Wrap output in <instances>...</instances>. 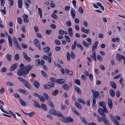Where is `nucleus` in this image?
Listing matches in <instances>:
<instances>
[{
	"label": "nucleus",
	"instance_id": "obj_34",
	"mask_svg": "<svg viewBox=\"0 0 125 125\" xmlns=\"http://www.w3.org/2000/svg\"><path fill=\"white\" fill-rule=\"evenodd\" d=\"M43 86L44 89H51L50 86L49 84H44Z\"/></svg>",
	"mask_w": 125,
	"mask_h": 125
},
{
	"label": "nucleus",
	"instance_id": "obj_14",
	"mask_svg": "<svg viewBox=\"0 0 125 125\" xmlns=\"http://www.w3.org/2000/svg\"><path fill=\"white\" fill-rule=\"evenodd\" d=\"M75 10L73 9L72 8L71 10V14L72 18H75Z\"/></svg>",
	"mask_w": 125,
	"mask_h": 125
},
{
	"label": "nucleus",
	"instance_id": "obj_42",
	"mask_svg": "<svg viewBox=\"0 0 125 125\" xmlns=\"http://www.w3.org/2000/svg\"><path fill=\"white\" fill-rule=\"evenodd\" d=\"M77 100L79 103H82L83 104H86L85 102L81 98H78L77 99Z\"/></svg>",
	"mask_w": 125,
	"mask_h": 125
},
{
	"label": "nucleus",
	"instance_id": "obj_24",
	"mask_svg": "<svg viewBox=\"0 0 125 125\" xmlns=\"http://www.w3.org/2000/svg\"><path fill=\"white\" fill-rule=\"evenodd\" d=\"M110 95L112 97H114L115 95V91L112 89H111L109 91Z\"/></svg>",
	"mask_w": 125,
	"mask_h": 125
},
{
	"label": "nucleus",
	"instance_id": "obj_37",
	"mask_svg": "<svg viewBox=\"0 0 125 125\" xmlns=\"http://www.w3.org/2000/svg\"><path fill=\"white\" fill-rule=\"evenodd\" d=\"M48 102L49 105L52 108H54V106L52 102L51 101H48Z\"/></svg>",
	"mask_w": 125,
	"mask_h": 125
},
{
	"label": "nucleus",
	"instance_id": "obj_25",
	"mask_svg": "<svg viewBox=\"0 0 125 125\" xmlns=\"http://www.w3.org/2000/svg\"><path fill=\"white\" fill-rule=\"evenodd\" d=\"M98 105L101 106L103 108L105 107V104L103 102H99L98 103Z\"/></svg>",
	"mask_w": 125,
	"mask_h": 125
},
{
	"label": "nucleus",
	"instance_id": "obj_43",
	"mask_svg": "<svg viewBox=\"0 0 125 125\" xmlns=\"http://www.w3.org/2000/svg\"><path fill=\"white\" fill-rule=\"evenodd\" d=\"M71 25V23L70 21H69L66 22V25L67 27H69Z\"/></svg>",
	"mask_w": 125,
	"mask_h": 125
},
{
	"label": "nucleus",
	"instance_id": "obj_48",
	"mask_svg": "<svg viewBox=\"0 0 125 125\" xmlns=\"http://www.w3.org/2000/svg\"><path fill=\"white\" fill-rule=\"evenodd\" d=\"M40 61L39 59H37L35 61V63L36 66H39L40 65Z\"/></svg>",
	"mask_w": 125,
	"mask_h": 125
},
{
	"label": "nucleus",
	"instance_id": "obj_32",
	"mask_svg": "<svg viewBox=\"0 0 125 125\" xmlns=\"http://www.w3.org/2000/svg\"><path fill=\"white\" fill-rule=\"evenodd\" d=\"M15 46L16 49H18L20 50H21V49L19 43H17L14 44Z\"/></svg>",
	"mask_w": 125,
	"mask_h": 125
},
{
	"label": "nucleus",
	"instance_id": "obj_3",
	"mask_svg": "<svg viewBox=\"0 0 125 125\" xmlns=\"http://www.w3.org/2000/svg\"><path fill=\"white\" fill-rule=\"evenodd\" d=\"M73 121V119L70 117H68L64 118L63 117V122L65 123H69L72 122Z\"/></svg>",
	"mask_w": 125,
	"mask_h": 125
},
{
	"label": "nucleus",
	"instance_id": "obj_23",
	"mask_svg": "<svg viewBox=\"0 0 125 125\" xmlns=\"http://www.w3.org/2000/svg\"><path fill=\"white\" fill-rule=\"evenodd\" d=\"M77 42L76 41L74 40L73 42V44L71 46V49L72 50H73L75 49L76 46Z\"/></svg>",
	"mask_w": 125,
	"mask_h": 125
},
{
	"label": "nucleus",
	"instance_id": "obj_29",
	"mask_svg": "<svg viewBox=\"0 0 125 125\" xmlns=\"http://www.w3.org/2000/svg\"><path fill=\"white\" fill-rule=\"evenodd\" d=\"M55 83H57L60 84L62 83V79H56Z\"/></svg>",
	"mask_w": 125,
	"mask_h": 125
},
{
	"label": "nucleus",
	"instance_id": "obj_54",
	"mask_svg": "<svg viewBox=\"0 0 125 125\" xmlns=\"http://www.w3.org/2000/svg\"><path fill=\"white\" fill-rule=\"evenodd\" d=\"M64 37L66 38V41L67 42H70L71 41L69 37L66 35H65Z\"/></svg>",
	"mask_w": 125,
	"mask_h": 125
},
{
	"label": "nucleus",
	"instance_id": "obj_50",
	"mask_svg": "<svg viewBox=\"0 0 125 125\" xmlns=\"http://www.w3.org/2000/svg\"><path fill=\"white\" fill-rule=\"evenodd\" d=\"M18 79L19 81L23 83L26 80L25 79L20 77H18Z\"/></svg>",
	"mask_w": 125,
	"mask_h": 125
},
{
	"label": "nucleus",
	"instance_id": "obj_64",
	"mask_svg": "<svg viewBox=\"0 0 125 125\" xmlns=\"http://www.w3.org/2000/svg\"><path fill=\"white\" fill-rule=\"evenodd\" d=\"M52 32V31L51 30H46V33L47 35H50Z\"/></svg>",
	"mask_w": 125,
	"mask_h": 125
},
{
	"label": "nucleus",
	"instance_id": "obj_10",
	"mask_svg": "<svg viewBox=\"0 0 125 125\" xmlns=\"http://www.w3.org/2000/svg\"><path fill=\"white\" fill-rule=\"evenodd\" d=\"M65 72L66 74H68L69 76H73V72L71 70H70L67 69H65Z\"/></svg>",
	"mask_w": 125,
	"mask_h": 125
},
{
	"label": "nucleus",
	"instance_id": "obj_31",
	"mask_svg": "<svg viewBox=\"0 0 125 125\" xmlns=\"http://www.w3.org/2000/svg\"><path fill=\"white\" fill-rule=\"evenodd\" d=\"M50 50V47L47 46L44 48L43 49V50L44 52H48Z\"/></svg>",
	"mask_w": 125,
	"mask_h": 125
},
{
	"label": "nucleus",
	"instance_id": "obj_61",
	"mask_svg": "<svg viewBox=\"0 0 125 125\" xmlns=\"http://www.w3.org/2000/svg\"><path fill=\"white\" fill-rule=\"evenodd\" d=\"M97 58L98 60L100 61H102V58L100 55H97Z\"/></svg>",
	"mask_w": 125,
	"mask_h": 125
},
{
	"label": "nucleus",
	"instance_id": "obj_36",
	"mask_svg": "<svg viewBox=\"0 0 125 125\" xmlns=\"http://www.w3.org/2000/svg\"><path fill=\"white\" fill-rule=\"evenodd\" d=\"M19 101L20 103L22 106H24L26 105V102H24L21 99H19Z\"/></svg>",
	"mask_w": 125,
	"mask_h": 125
},
{
	"label": "nucleus",
	"instance_id": "obj_21",
	"mask_svg": "<svg viewBox=\"0 0 125 125\" xmlns=\"http://www.w3.org/2000/svg\"><path fill=\"white\" fill-rule=\"evenodd\" d=\"M90 57L92 58L93 60L95 61L96 60V55L95 52H93L92 55L90 56Z\"/></svg>",
	"mask_w": 125,
	"mask_h": 125
},
{
	"label": "nucleus",
	"instance_id": "obj_59",
	"mask_svg": "<svg viewBox=\"0 0 125 125\" xmlns=\"http://www.w3.org/2000/svg\"><path fill=\"white\" fill-rule=\"evenodd\" d=\"M41 73L42 74V75L45 77H47V74L43 71H41Z\"/></svg>",
	"mask_w": 125,
	"mask_h": 125
},
{
	"label": "nucleus",
	"instance_id": "obj_58",
	"mask_svg": "<svg viewBox=\"0 0 125 125\" xmlns=\"http://www.w3.org/2000/svg\"><path fill=\"white\" fill-rule=\"evenodd\" d=\"M71 57L72 58L74 59L75 58V55L73 51H72L71 53Z\"/></svg>",
	"mask_w": 125,
	"mask_h": 125
},
{
	"label": "nucleus",
	"instance_id": "obj_44",
	"mask_svg": "<svg viewBox=\"0 0 125 125\" xmlns=\"http://www.w3.org/2000/svg\"><path fill=\"white\" fill-rule=\"evenodd\" d=\"M39 98L40 100L42 102L44 101L45 100V98L42 95L40 96Z\"/></svg>",
	"mask_w": 125,
	"mask_h": 125
},
{
	"label": "nucleus",
	"instance_id": "obj_52",
	"mask_svg": "<svg viewBox=\"0 0 125 125\" xmlns=\"http://www.w3.org/2000/svg\"><path fill=\"white\" fill-rule=\"evenodd\" d=\"M33 43L35 45L38 44L40 42L38 39H35L34 40Z\"/></svg>",
	"mask_w": 125,
	"mask_h": 125
},
{
	"label": "nucleus",
	"instance_id": "obj_53",
	"mask_svg": "<svg viewBox=\"0 0 125 125\" xmlns=\"http://www.w3.org/2000/svg\"><path fill=\"white\" fill-rule=\"evenodd\" d=\"M41 107L44 110H46L47 107L46 105L44 104H42L41 105Z\"/></svg>",
	"mask_w": 125,
	"mask_h": 125
},
{
	"label": "nucleus",
	"instance_id": "obj_9",
	"mask_svg": "<svg viewBox=\"0 0 125 125\" xmlns=\"http://www.w3.org/2000/svg\"><path fill=\"white\" fill-rule=\"evenodd\" d=\"M23 53L24 58L27 61L30 62L31 61V59L30 57L27 56V53L24 52H23Z\"/></svg>",
	"mask_w": 125,
	"mask_h": 125
},
{
	"label": "nucleus",
	"instance_id": "obj_1",
	"mask_svg": "<svg viewBox=\"0 0 125 125\" xmlns=\"http://www.w3.org/2000/svg\"><path fill=\"white\" fill-rule=\"evenodd\" d=\"M33 65H29L26 66L25 67V70L23 71L22 76L24 77H26L27 76V74H28L30 71L31 70L32 68L33 67Z\"/></svg>",
	"mask_w": 125,
	"mask_h": 125
},
{
	"label": "nucleus",
	"instance_id": "obj_12",
	"mask_svg": "<svg viewBox=\"0 0 125 125\" xmlns=\"http://www.w3.org/2000/svg\"><path fill=\"white\" fill-rule=\"evenodd\" d=\"M98 43V42L97 41L95 42L92 48V52H95V50L97 48Z\"/></svg>",
	"mask_w": 125,
	"mask_h": 125
},
{
	"label": "nucleus",
	"instance_id": "obj_13",
	"mask_svg": "<svg viewBox=\"0 0 125 125\" xmlns=\"http://www.w3.org/2000/svg\"><path fill=\"white\" fill-rule=\"evenodd\" d=\"M33 85L36 89L38 88L40 86V84L39 83L36 81H35L33 83Z\"/></svg>",
	"mask_w": 125,
	"mask_h": 125
},
{
	"label": "nucleus",
	"instance_id": "obj_8",
	"mask_svg": "<svg viewBox=\"0 0 125 125\" xmlns=\"http://www.w3.org/2000/svg\"><path fill=\"white\" fill-rule=\"evenodd\" d=\"M116 58L119 61H121L122 59H124L125 57L123 55H120L118 53L117 54Z\"/></svg>",
	"mask_w": 125,
	"mask_h": 125
},
{
	"label": "nucleus",
	"instance_id": "obj_5",
	"mask_svg": "<svg viewBox=\"0 0 125 125\" xmlns=\"http://www.w3.org/2000/svg\"><path fill=\"white\" fill-rule=\"evenodd\" d=\"M18 66V64L16 63L12 65L10 68L9 70L12 71L15 70Z\"/></svg>",
	"mask_w": 125,
	"mask_h": 125
},
{
	"label": "nucleus",
	"instance_id": "obj_57",
	"mask_svg": "<svg viewBox=\"0 0 125 125\" xmlns=\"http://www.w3.org/2000/svg\"><path fill=\"white\" fill-rule=\"evenodd\" d=\"M74 82L78 84V85H80V81L79 79H75Z\"/></svg>",
	"mask_w": 125,
	"mask_h": 125
},
{
	"label": "nucleus",
	"instance_id": "obj_22",
	"mask_svg": "<svg viewBox=\"0 0 125 125\" xmlns=\"http://www.w3.org/2000/svg\"><path fill=\"white\" fill-rule=\"evenodd\" d=\"M22 0H18V7L20 8H22Z\"/></svg>",
	"mask_w": 125,
	"mask_h": 125
},
{
	"label": "nucleus",
	"instance_id": "obj_63",
	"mask_svg": "<svg viewBox=\"0 0 125 125\" xmlns=\"http://www.w3.org/2000/svg\"><path fill=\"white\" fill-rule=\"evenodd\" d=\"M19 55L18 54H16L15 55V60L17 61L19 58Z\"/></svg>",
	"mask_w": 125,
	"mask_h": 125
},
{
	"label": "nucleus",
	"instance_id": "obj_2",
	"mask_svg": "<svg viewBox=\"0 0 125 125\" xmlns=\"http://www.w3.org/2000/svg\"><path fill=\"white\" fill-rule=\"evenodd\" d=\"M24 65L23 64H21L20 65V69L18 70L17 72V74L20 76H22V75L24 69L25 67H24Z\"/></svg>",
	"mask_w": 125,
	"mask_h": 125
},
{
	"label": "nucleus",
	"instance_id": "obj_26",
	"mask_svg": "<svg viewBox=\"0 0 125 125\" xmlns=\"http://www.w3.org/2000/svg\"><path fill=\"white\" fill-rule=\"evenodd\" d=\"M110 83V85L113 88L115 89H116V85L114 82L111 81Z\"/></svg>",
	"mask_w": 125,
	"mask_h": 125
},
{
	"label": "nucleus",
	"instance_id": "obj_30",
	"mask_svg": "<svg viewBox=\"0 0 125 125\" xmlns=\"http://www.w3.org/2000/svg\"><path fill=\"white\" fill-rule=\"evenodd\" d=\"M68 32L69 35L71 37H72L73 35V31L71 28H68Z\"/></svg>",
	"mask_w": 125,
	"mask_h": 125
},
{
	"label": "nucleus",
	"instance_id": "obj_51",
	"mask_svg": "<svg viewBox=\"0 0 125 125\" xmlns=\"http://www.w3.org/2000/svg\"><path fill=\"white\" fill-rule=\"evenodd\" d=\"M35 46L38 48L39 50L40 51H41V45L40 43H39L38 44L35 45Z\"/></svg>",
	"mask_w": 125,
	"mask_h": 125
},
{
	"label": "nucleus",
	"instance_id": "obj_56",
	"mask_svg": "<svg viewBox=\"0 0 125 125\" xmlns=\"http://www.w3.org/2000/svg\"><path fill=\"white\" fill-rule=\"evenodd\" d=\"M77 46L81 50L83 51V47L80 44L78 43L77 45Z\"/></svg>",
	"mask_w": 125,
	"mask_h": 125
},
{
	"label": "nucleus",
	"instance_id": "obj_18",
	"mask_svg": "<svg viewBox=\"0 0 125 125\" xmlns=\"http://www.w3.org/2000/svg\"><path fill=\"white\" fill-rule=\"evenodd\" d=\"M18 92L22 93L23 94H28V92L25 90L21 89H19L18 90Z\"/></svg>",
	"mask_w": 125,
	"mask_h": 125
},
{
	"label": "nucleus",
	"instance_id": "obj_46",
	"mask_svg": "<svg viewBox=\"0 0 125 125\" xmlns=\"http://www.w3.org/2000/svg\"><path fill=\"white\" fill-rule=\"evenodd\" d=\"M56 79L53 77H51L50 78V80L53 83H55Z\"/></svg>",
	"mask_w": 125,
	"mask_h": 125
},
{
	"label": "nucleus",
	"instance_id": "obj_15",
	"mask_svg": "<svg viewBox=\"0 0 125 125\" xmlns=\"http://www.w3.org/2000/svg\"><path fill=\"white\" fill-rule=\"evenodd\" d=\"M8 38L9 44L10 46V47H11L12 45V38L11 36L10 35H8Z\"/></svg>",
	"mask_w": 125,
	"mask_h": 125
},
{
	"label": "nucleus",
	"instance_id": "obj_49",
	"mask_svg": "<svg viewBox=\"0 0 125 125\" xmlns=\"http://www.w3.org/2000/svg\"><path fill=\"white\" fill-rule=\"evenodd\" d=\"M97 117L98 121L99 122H101L102 121H103V118H102L103 117H100L99 115H97Z\"/></svg>",
	"mask_w": 125,
	"mask_h": 125
},
{
	"label": "nucleus",
	"instance_id": "obj_19",
	"mask_svg": "<svg viewBox=\"0 0 125 125\" xmlns=\"http://www.w3.org/2000/svg\"><path fill=\"white\" fill-rule=\"evenodd\" d=\"M70 87L69 85L66 84H63V88L66 90H69Z\"/></svg>",
	"mask_w": 125,
	"mask_h": 125
},
{
	"label": "nucleus",
	"instance_id": "obj_47",
	"mask_svg": "<svg viewBox=\"0 0 125 125\" xmlns=\"http://www.w3.org/2000/svg\"><path fill=\"white\" fill-rule=\"evenodd\" d=\"M17 19L19 23L20 24H21L22 23V20L21 18L19 17L17 18Z\"/></svg>",
	"mask_w": 125,
	"mask_h": 125
},
{
	"label": "nucleus",
	"instance_id": "obj_20",
	"mask_svg": "<svg viewBox=\"0 0 125 125\" xmlns=\"http://www.w3.org/2000/svg\"><path fill=\"white\" fill-rule=\"evenodd\" d=\"M56 111L55 109L51 110L49 111V113L51 115H56Z\"/></svg>",
	"mask_w": 125,
	"mask_h": 125
},
{
	"label": "nucleus",
	"instance_id": "obj_4",
	"mask_svg": "<svg viewBox=\"0 0 125 125\" xmlns=\"http://www.w3.org/2000/svg\"><path fill=\"white\" fill-rule=\"evenodd\" d=\"M98 112L99 115L103 116V119L104 118H106V116L105 114L104 110L101 108H99L98 109Z\"/></svg>",
	"mask_w": 125,
	"mask_h": 125
},
{
	"label": "nucleus",
	"instance_id": "obj_39",
	"mask_svg": "<svg viewBox=\"0 0 125 125\" xmlns=\"http://www.w3.org/2000/svg\"><path fill=\"white\" fill-rule=\"evenodd\" d=\"M80 119L85 124L87 125V123L86 121V120L84 117H80Z\"/></svg>",
	"mask_w": 125,
	"mask_h": 125
},
{
	"label": "nucleus",
	"instance_id": "obj_55",
	"mask_svg": "<svg viewBox=\"0 0 125 125\" xmlns=\"http://www.w3.org/2000/svg\"><path fill=\"white\" fill-rule=\"evenodd\" d=\"M67 58L68 61H70V54L69 52H67L66 54Z\"/></svg>",
	"mask_w": 125,
	"mask_h": 125
},
{
	"label": "nucleus",
	"instance_id": "obj_62",
	"mask_svg": "<svg viewBox=\"0 0 125 125\" xmlns=\"http://www.w3.org/2000/svg\"><path fill=\"white\" fill-rule=\"evenodd\" d=\"M13 39L14 44L18 42L17 39L15 37H13Z\"/></svg>",
	"mask_w": 125,
	"mask_h": 125
},
{
	"label": "nucleus",
	"instance_id": "obj_33",
	"mask_svg": "<svg viewBox=\"0 0 125 125\" xmlns=\"http://www.w3.org/2000/svg\"><path fill=\"white\" fill-rule=\"evenodd\" d=\"M43 95L45 97L46 99L48 101H50V97L47 94H46L45 93H43Z\"/></svg>",
	"mask_w": 125,
	"mask_h": 125
},
{
	"label": "nucleus",
	"instance_id": "obj_11",
	"mask_svg": "<svg viewBox=\"0 0 125 125\" xmlns=\"http://www.w3.org/2000/svg\"><path fill=\"white\" fill-rule=\"evenodd\" d=\"M23 83L25 87L30 89H31L32 88L31 86L27 81L26 80Z\"/></svg>",
	"mask_w": 125,
	"mask_h": 125
},
{
	"label": "nucleus",
	"instance_id": "obj_40",
	"mask_svg": "<svg viewBox=\"0 0 125 125\" xmlns=\"http://www.w3.org/2000/svg\"><path fill=\"white\" fill-rule=\"evenodd\" d=\"M6 56L7 60L9 61H10L12 55L11 54H7Z\"/></svg>",
	"mask_w": 125,
	"mask_h": 125
},
{
	"label": "nucleus",
	"instance_id": "obj_35",
	"mask_svg": "<svg viewBox=\"0 0 125 125\" xmlns=\"http://www.w3.org/2000/svg\"><path fill=\"white\" fill-rule=\"evenodd\" d=\"M59 92L58 90H56L52 92V94L54 96H56Z\"/></svg>",
	"mask_w": 125,
	"mask_h": 125
},
{
	"label": "nucleus",
	"instance_id": "obj_41",
	"mask_svg": "<svg viewBox=\"0 0 125 125\" xmlns=\"http://www.w3.org/2000/svg\"><path fill=\"white\" fill-rule=\"evenodd\" d=\"M75 106L78 108L81 109L82 107L80 104L77 102H75Z\"/></svg>",
	"mask_w": 125,
	"mask_h": 125
},
{
	"label": "nucleus",
	"instance_id": "obj_17",
	"mask_svg": "<svg viewBox=\"0 0 125 125\" xmlns=\"http://www.w3.org/2000/svg\"><path fill=\"white\" fill-rule=\"evenodd\" d=\"M108 104L109 108L111 109L112 107L113 104L110 98L108 100Z\"/></svg>",
	"mask_w": 125,
	"mask_h": 125
},
{
	"label": "nucleus",
	"instance_id": "obj_38",
	"mask_svg": "<svg viewBox=\"0 0 125 125\" xmlns=\"http://www.w3.org/2000/svg\"><path fill=\"white\" fill-rule=\"evenodd\" d=\"M72 109L73 112L75 113L76 115H80V114L74 108L72 107Z\"/></svg>",
	"mask_w": 125,
	"mask_h": 125
},
{
	"label": "nucleus",
	"instance_id": "obj_45",
	"mask_svg": "<svg viewBox=\"0 0 125 125\" xmlns=\"http://www.w3.org/2000/svg\"><path fill=\"white\" fill-rule=\"evenodd\" d=\"M38 11L39 14V15L40 16V18L41 19L42 18V10L40 8H38Z\"/></svg>",
	"mask_w": 125,
	"mask_h": 125
},
{
	"label": "nucleus",
	"instance_id": "obj_16",
	"mask_svg": "<svg viewBox=\"0 0 125 125\" xmlns=\"http://www.w3.org/2000/svg\"><path fill=\"white\" fill-rule=\"evenodd\" d=\"M32 101H33L34 103V106L37 108H41L40 105L38 104L37 102L35 100H33Z\"/></svg>",
	"mask_w": 125,
	"mask_h": 125
},
{
	"label": "nucleus",
	"instance_id": "obj_6",
	"mask_svg": "<svg viewBox=\"0 0 125 125\" xmlns=\"http://www.w3.org/2000/svg\"><path fill=\"white\" fill-rule=\"evenodd\" d=\"M92 91L93 95V98H97L99 94V92L97 91H95L93 89L92 90Z\"/></svg>",
	"mask_w": 125,
	"mask_h": 125
},
{
	"label": "nucleus",
	"instance_id": "obj_60",
	"mask_svg": "<svg viewBox=\"0 0 125 125\" xmlns=\"http://www.w3.org/2000/svg\"><path fill=\"white\" fill-rule=\"evenodd\" d=\"M56 115L59 116V117H62V114L59 111L57 112Z\"/></svg>",
	"mask_w": 125,
	"mask_h": 125
},
{
	"label": "nucleus",
	"instance_id": "obj_7",
	"mask_svg": "<svg viewBox=\"0 0 125 125\" xmlns=\"http://www.w3.org/2000/svg\"><path fill=\"white\" fill-rule=\"evenodd\" d=\"M22 17L24 18L23 21L25 23H29V20L28 19V16L26 14H25L22 16Z\"/></svg>",
	"mask_w": 125,
	"mask_h": 125
},
{
	"label": "nucleus",
	"instance_id": "obj_28",
	"mask_svg": "<svg viewBox=\"0 0 125 125\" xmlns=\"http://www.w3.org/2000/svg\"><path fill=\"white\" fill-rule=\"evenodd\" d=\"M75 89L76 91L79 94H81V93L80 89L77 86L75 87Z\"/></svg>",
	"mask_w": 125,
	"mask_h": 125
},
{
	"label": "nucleus",
	"instance_id": "obj_27",
	"mask_svg": "<svg viewBox=\"0 0 125 125\" xmlns=\"http://www.w3.org/2000/svg\"><path fill=\"white\" fill-rule=\"evenodd\" d=\"M103 121L105 125H110L108 119L106 118H104L103 119Z\"/></svg>",
	"mask_w": 125,
	"mask_h": 125
}]
</instances>
